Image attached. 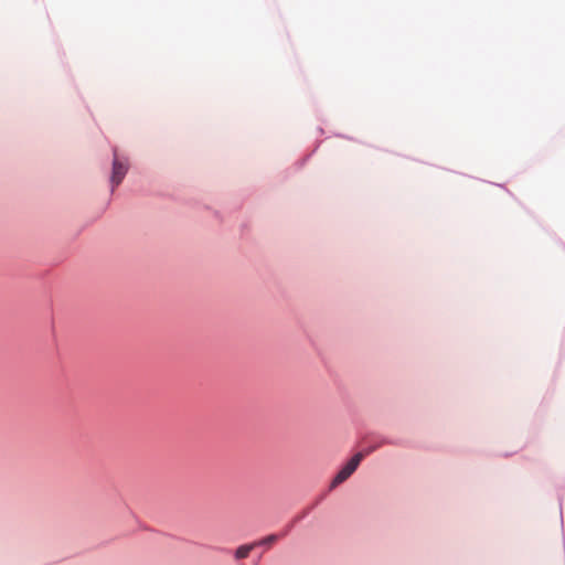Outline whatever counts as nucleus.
Segmentation results:
<instances>
[{
    "mask_svg": "<svg viewBox=\"0 0 565 565\" xmlns=\"http://www.w3.org/2000/svg\"><path fill=\"white\" fill-rule=\"evenodd\" d=\"M376 449V446L370 447L363 451H360L355 454L348 462L347 465L338 472V475L333 478L330 489H334L342 482H344L348 478L351 477V475L356 470L362 459L370 455L372 451Z\"/></svg>",
    "mask_w": 565,
    "mask_h": 565,
    "instance_id": "nucleus-1",
    "label": "nucleus"
},
{
    "mask_svg": "<svg viewBox=\"0 0 565 565\" xmlns=\"http://www.w3.org/2000/svg\"><path fill=\"white\" fill-rule=\"evenodd\" d=\"M278 540V535L276 534H270L266 537H264L263 540L258 541V545H271L274 544L276 541Z\"/></svg>",
    "mask_w": 565,
    "mask_h": 565,
    "instance_id": "nucleus-4",
    "label": "nucleus"
},
{
    "mask_svg": "<svg viewBox=\"0 0 565 565\" xmlns=\"http://www.w3.org/2000/svg\"><path fill=\"white\" fill-rule=\"evenodd\" d=\"M127 171H128L127 162L121 161L117 156V151L114 150L113 173H111V178H110L113 189L120 184V182L125 178Z\"/></svg>",
    "mask_w": 565,
    "mask_h": 565,
    "instance_id": "nucleus-2",
    "label": "nucleus"
},
{
    "mask_svg": "<svg viewBox=\"0 0 565 565\" xmlns=\"http://www.w3.org/2000/svg\"><path fill=\"white\" fill-rule=\"evenodd\" d=\"M258 546V543H252V544H246V545H241L236 552H235V557L237 559H241V558H245L248 556V554L256 547Z\"/></svg>",
    "mask_w": 565,
    "mask_h": 565,
    "instance_id": "nucleus-3",
    "label": "nucleus"
}]
</instances>
